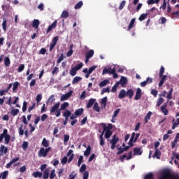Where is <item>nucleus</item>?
I'll return each instance as SVG.
<instances>
[{"label": "nucleus", "mask_w": 179, "mask_h": 179, "mask_svg": "<svg viewBox=\"0 0 179 179\" xmlns=\"http://www.w3.org/2000/svg\"><path fill=\"white\" fill-rule=\"evenodd\" d=\"M159 179H179V176L172 175L170 170L166 169L162 171Z\"/></svg>", "instance_id": "nucleus-1"}, {"label": "nucleus", "mask_w": 179, "mask_h": 179, "mask_svg": "<svg viewBox=\"0 0 179 179\" xmlns=\"http://www.w3.org/2000/svg\"><path fill=\"white\" fill-rule=\"evenodd\" d=\"M103 131L102 132L103 135H104L105 133V138L106 139H108L111 135H113V131L111 130L113 129V124H108L107 126H106V124L102 123L101 124Z\"/></svg>", "instance_id": "nucleus-2"}, {"label": "nucleus", "mask_w": 179, "mask_h": 179, "mask_svg": "<svg viewBox=\"0 0 179 179\" xmlns=\"http://www.w3.org/2000/svg\"><path fill=\"white\" fill-rule=\"evenodd\" d=\"M50 150H51V147H48V148H44V147L41 148L38 152V157H47V155H48Z\"/></svg>", "instance_id": "nucleus-3"}, {"label": "nucleus", "mask_w": 179, "mask_h": 179, "mask_svg": "<svg viewBox=\"0 0 179 179\" xmlns=\"http://www.w3.org/2000/svg\"><path fill=\"white\" fill-rule=\"evenodd\" d=\"M120 139L118 138V137H117V136L114 135L113 136V138L110 141V143L111 145L110 149H112V150H114V149H115V146L117 143H118Z\"/></svg>", "instance_id": "nucleus-4"}, {"label": "nucleus", "mask_w": 179, "mask_h": 179, "mask_svg": "<svg viewBox=\"0 0 179 179\" xmlns=\"http://www.w3.org/2000/svg\"><path fill=\"white\" fill-rule=\"evenodd\" d=\"M97 68V66H93L92 67H90L89 69V70L87 69H85L83 72V73H85V78L86 79H87L90 76V74L93 72V71H94V69H96Z\"/></svg>", "instance_id": "nucleus-5"}, {"label": "nucleus", "mask_w": 179, "mask_h": 179, "mask_svg": "<svg viewBox=\"0 0 179 179\" xmlns=\"http://www.w3.org/2000/svg\"><path fill=\"white\" fill-rule=\"evenodd\" d=\"M3 136L4 138L5 145H8L10 142V135L8 134V129H4L3 131Z\"/></svg>", "instance_id": "nucleus-6"}, {"label": "nucleus", "mask_w": 179, "mask_h": 179, "mask_svg": "<svg viewBox=\"0 0 179 179\" xmlns=\"http://www.w3.org/2000/svg\"><path fill=\"white\" fill-rule=\"evenodd\" d=\"M139 134H132L130 141L129 142V145H130V146H134V142H136V140L138 139V138H139Z\"/></svg>", "instance_id": "nucleus-7"}, {"label": "nucleus", "mask_w": 179, "mask_h": 179, "mask_svg": "<svg viewBox=\"0 0 179 179\" xmlns=\"http://www.w3.org/2000/svg\"><path fill=\"white\" fill-rule=\"evenodd\" d=\"M73 94V90H70L68 93L62 94V96L60 97V101H65V100H68L71 96Z\"/></svg>", "instance_id": "nucleus-8"}, {"label": "nucleus", "mask_w": 179, "mask_h": 179, "mask_svg": "<svg viewBox=\"0 0 179 179\" xmlns=\"http://www.w3.org/2000/svg\"><path fill=\"white\" fill-rule=\"evenodd\" d=\"M115 71V68L108 67L103 69L102 75H106V73H109V75H113Z\"/></svg>", "instance_id": "nucleus-9"}, {"label": "nucleus", "mask_w": 179, "mask_h": 179, "mask_svg": "<svg viewBox=\"0 0 179 179\" xmlns=\"http://www.w3.org/2000/svg\"><path fill=\"white\" fill-rule=\"evenodd\" d=\"M143 153V150L141 147H136L134 149V156H141Z\"/></svg>", "instance_id": "nucleus-10"}, {"label": "nucleus", "mask_w": 179, "mask_h": 179, "mask_svg": "<svg viewBox=\"0 0 179 179\" xmlns=\"http://www.w3.org/2000/svg\"><path fill=\"white\" fill-rule=\"evenodd\" d=\"M57 43H58V36H55L53 38L52 41V43L50 44V51H52V50H54V47L57 45Z\"/></svg>", "instance_id": "nucleus-11"}, {"label": "nucleus", "mask_w": 179, "mask_h": 179, "mask_svg": "<svg viewBox=\"0 0 179 179\" xmlns=\"http://www.w3.org/2000/svg\"><path fill=\"white\" fill-rule=\"evenodd\" d=\"M59 104V103H57L50 108V114H54V113L58 111Z\"/></svg>", "instance_id": "nucleus-12"}, {"label": "nucleus", "mask_w": 179, "mask_h": 179, "mask_svg": "<svg viewBox=\"0 0 179 179\" xmlns=\"http://www.w3.org/2000/svg\"><path fill=\"white\" fill-rule=\"evenodd\" d=\"M141 97H142V90L141 88H137L135 100H141Z\"/></svg>", "instance_id": "nucleus-13"}, {"label": "nucleus", "mask_w": 179, "mask_h": 179, "mask_svg": "<svg viewBox=\"0 0 179 179\" xmlns=\"http://www.w3.org/2000/svg\"><path fill=\"white\" fill-rule=\"evenodd\" d=\"M152 82H153V80L150 78H148L145 81L141 83L140 85L142 87H145V86L152 83Z\"/></svg>", "instance_id": "nucleus-14"}, {"label": "nucleus", "mask_w": 179, "mask_h": 179, "mask_svg": "<svg viewBox=\"0 0 179 179\" xmlns=\"http://www.w3.org/2000/svg\"><path fill=\"white\" fill-rule=\"evenodd\" d=\"M57 23H58V21L55 20L50 26H49L47 29V33H50L52 29H55V27H57Z\"/></svg>", "instance_id": "nucleus-15"}, {"label": "nucleus", "mask_w": 179, "mask_h": 179, "mask_svg": "<svg viewBox=\"0 0 179 179\" xmlns=\"http://www.w3.org/2000/svg\"><path fill=\"white\" fill-rule=\"evenodd\" d=\"M8 153V148L5 147V145H2L0 147V156L2 155Z\"/></svg>", "instance_id": "nucleus-16"}, {"label": "nucleus", "mask_w": 179, "mask_h": 179, "mask_svg": "<svg viewBox=\"0 0 179 179\" xmlns=\"http://www.w3.org/2000/svg\"><path fill=\"white\" fill-rule=\"evenodd\" d=\"M125 96H127V91L125 90H120L118 95L119 99H124Z\"/></svg>", "instance_id": "nucleus-17"}, {"label": "nucleus", "mask_w": 179, "mask_h": 179, "mask_svg": "<svg viewBox=\"0 0 179 179\" xmlns=\"http://www.w3.org/2000/svg\"><path fill=\"white\" fill-rule=\"evenodd\" d=\"M161 111H162V113L164 114V115H167V114H169V110H167V105L166 104H164L161 107Z\"/></svg>", "instance_id": "nucleus-18"}, {"label": "nucleus", "mask_w": 179, "mask_h": 179, "mask_svg": "<svg viewBox=\"0 0 179 179\" xmlns=\"http://www.w3.org/2000/svg\"><path fill=\"white\" fill-rule=\"evenodd\" d=\"M101 106L102 108H106V106H107V96H105L101 99Z\"/></svg>", "instance_id": "nucleus-19"}, {"label": "nucleus", "mask_w": 179, "mask_h": 179, "mask_svg": "<svg viewBox=\"0 0 179 179\" xmlns=\"http://www.w3.org/2000/svg\"><path fill=\"white\" fill-rule=\"evenodd\" d=\"M41 145L43 146V148H48V146H50V142H48V141L44 138L42 141Z\"/></svg>", "instance_id": "nucleus-20"}, {"label": "nucleus", "mask_w": 179, "mask_h": 179, "mask_svg": "<svg viewBox=\"0 0 179 179\" xmlns=\"http://www.w3.org/2000/svg\"><path fill=\"white\" fill-rule=\"evenodd\" d=\"M110 83V81L108 80H104L102 82H101L99 85V87H104V86H107Z\"/></svg>", "instance_id": "nucleus-21"}, {"label": "nucleus", "mask_w": 179, "mask_h": 179, "mask_svg": "<svg viewBox=\"0 0 179 179\" xmlns=\"http://www.w3.org/2000/svg\"><path fill=\"white\" fill-rule=\"evenodd\" d=\"M38 26H40V20H34L32 27L35 29H38Z\"/></svg>", "instance_id": "nucleus-22"}, {"label": "nucleus", "mask_w": 179, "mask_h": 179, "mask_svg": "<svg viewBox=\"0 0 179 179\" xmlns=\"http://www.w3.org/2000/svg\"><path fill=\"white\" fill-rule=\"evenodd\" d=\"M82 80V78L79 76H76L73 79L72 84L76 85L78 83L80 82Z\"/></svg>", "instance_id": "nucleus-23"}, {"label": "nucleus", "mask_w": 179, "mask_h": 179, "mask_svg": "<svg viewBox=\"0 0 179 179\" xmlns=\"http://www.w3.org/2000/svg\"><path fill=\"white\" fill-rule=\"evenodd\" d=\"M94 101H96V99H90L87 105V108H90V107L94 104Z\"/></svg>", "instance_id": "nucleus-24"}, {"label": "nucleus", "mask_w": 179, "mask_h": 179, "mask_svg": "<svg viewBox=\"0 0 179 179\" xmlns=\"http://www.w3.org/2000/svg\"><path fill=\"white\" fill-rule=\"evenodd\" d=\"M9 174V172L8 171H5L4 172H2L0 175V178L2 179H6L8 177V175Z\"/></svg>", "instance_id": "nucleus-25"}, {"label": "nucleus", "mask_w": 179, "mask_h": 179, "mask_svg": "<svg viewBox=\"0 0 179 179\" xmlns=\"http://www.w3.org/2000/svg\"><path fill=\"white\" fill-rule=\"evenodd\" d=\"M127 82H128V80L127 79V78L122 77L119 83L122 85V86H124V85H127Z\"/></svg>", "instance_id": "nucleus-26"}, {"label": "nucleus", "mask_w": 179, "mask_h": 179, "mask_svg": "<svg viewBox=\"0 0 179 179\" xmlns=\"http://www.w3.org/2000/svg\"><path fill=\"white\" fill-rule=\"evenodd\" d=\"M155 150V152L153 157H156V159H160L162 152H160V150Z\"/></svg>", "instance_id": "nucleus-27"}, {"label": "nucleus", "mask_w": 179, "mask_h": 179, "mask_svg": "<svg viewBox=\"0 0 179 179\" xmlns=\"http://www.w3.org/2000/svg\"><path fill=\"white\" fill-rule=\"evenodd\" d=\"M93 55H94V50H90L86 54V57L87 58H92V57H93Z\"/></svg>", "instance_id": "nucleus-28"}, {"label": "nucleus", "mask_w": 179, "mask_h": 179, "mask_svg": "<svg viewBox=\"0 0 179 179\" xmlns=\"http://www.w3.org/2000/svg\"><path fill=\"white\" fill-rule=\"evenodd\" d=\"M32 176H34V177H35V178H37V177H38L39 178H41V177H43V173L41 172H34L32 173Z\"/></svg>", "instance_id": "nucleus-29"}, {"label": "nucleus", "mask_w": 179, "mask_h": 179, "mask_svg": "<svg viewBox=\"0 0 179 179\" xmlns=\"http://www.w3.org/2000/svg\"><path fill=\"white\" fill-rule=\"evenodd\" d=\"M126 96H129V99H132V96H134V90H129L126 92Z\"/></svg>", "instance_id": "nucleus-30"}, {"label": "nucleus", "mask_w": 179, "mask_h": 179, "mask_svg": "<svg viewBox=\"0 0 179 179\" xmlns=\"http://www.w3.org/2000/svg\"><path fill=\"white\" fill-rule=\"evenodd\" d=\"M152 112H148L147 115L145 117V123L147 124V122L150 120V117H152Z\"/></svg>", "instance_id": "nucleus-31"}, {"label": "nucleus", "mask_w": 179, "mask_h": 179, "mask_svg": "<svg viewBox=\"0 0 179 179\" xmlns=\"http://www.w3.org/2000/svg\"><path fill=\"white\" fill-rule=\"evenodd\" d=\"M119 85H120V82H117L111 89L112 93H115L117 92V87H118Z\"/></svg>", "instance_id": "nucleus-32"}, {"label": "nucleus", "mask_w": 179, "mask_h": 179, "mask_svg": "<svg viewBox=\"0 0 179 179\" xmlns=\"http://www.w3.org/2000/svg\"><path fill=\"white\" fill-rule=\"evenodd\" d=\"M75 114L76 115H77V117H80V115H82V114H83V108L78 109L77 110H76Z\"/></svg>", "instance_id": "nucleus-33"}, {"label": "nucleus", "mask_w": 179, "mask_h": 179, "mask_svg": "<svg viewBox=\"0 0 179 179\" xmlns=\"http://www.w3.org/2000/svg\"><path fill=\"white\" fill-rule=\"evenodd\" d=\"M76 72H78V70L75 67L71 68L70 70L71 76H75V75H76Z\"/></svg>", "instance_id": "nucleus-34"}, {"label": "nucleus", "mask_w": 179, "mask_h": 179, "mask_svg": "<svg viewBox=\"0 0 179 179\" xmlns=\"http://www.w3.org/2000/svg\"><path fill=\"white\" fill-rule=\"evenodd\" d=\"M69 16V13L66 10H64L61 15V17L66 19Z\"/></svg>", "instance_id": "nucleus-35"}, {"label": "nucleus", "mask_w": 179, "mask_h": 179, "mask_svg": "<svg viewBox=\"0 0 179 179\" xmlns=\"http://www.w3.org/2000/svg\"><path fill=\"white\" fill-rule=\"evenodd\" d=\"M93 110L96 111V113H100V107H99V103L96 102L94 105Z\"/></svg>", "instance_id": "nucleus-36"}, {"label": "nucleus", "mask_w": 179, "mask_h": 179, "mask_svg": "<svg viewBox=\"0 0 179 179\" xmlns=\"http://www.w3.org/2000/svg\"><path fill=\"white\" fill-rule=\"evenodd\" d=\"M161 78L162 79L159 83V87L163 86V84L164 83V80H166V78H167V76H162Z\"/></svg>", "instance_id": "nucleus-37"}, {"label": "nucleus", "mask_w": 179, "mask_h": 179, "mask_svg": "<svg viewBox=\"0 0 179 179\" xmlns=\"http://www.w3.org/2000/svg\"><path fill=\"white\" fill-rule=\"evenodd\" d=\"M90 150H92V148H90V145H89L84 152V156H89V155H90Z\"/></svg>", "instance_id": "nucleus-38"}, {"label": "nucleus", "mask_w": 179, "mask_h": 179, "mask_svg": "<svg viewBox=\"0 0 179 179\" xmlns=\"http://www.w3.org/2000/svg\"><path fill=\"white\" fill-rule=\"evenodd\" d=\"M4 64L6 66H10V59L9 57H6L4 59Z\"/></svg>", "instance_id": "nucleus-39"}, {"label": "nucleus", "mask_w": 179, "mask_h": 179, "mask_svg": "<svg viewBox=\"0 0 179 179\" xmlns=\"http://www.w3.org/2000/svg\"><path fill=\"white\" fill-rule=\"evenodd\" d=\"M19 85H20L19 83V82H15L13 83V92H16V90H17V87H19Z\"/></svg>", "instance_id": "nucleus-40"}, {"label": "nucleus", "mask_w": 179, "mask_h": 179, "mask_svg": "<svg viewBox=\"0 0 179 179\" xmlns=\"http://www.w3.org/2000/svg\"><path fill=\"white\" fill-rule=\"evenodd\" d=\"M134 24H135V18H133L128 27V30H131L132 27H134Z\"/></svg>", "instance_id": "nucleus-41"}, {"label": "nucleus", "mask_w": 179, "mask_h": 179, "mask_svg": "<svg viewBox=\"0 0 179 179\" xmlns=\"http://www.w3.org/2000/svg\"><path fill=\"white\" fill-rule=\"evenodd\" d=\"M179 125V118H178L175 122H173V124L172 126V129H176L177 127Z\"/></svg>", "instance_id": "nucleus-42"}, {"label": "nucleus", "mask_w": 179, "mask_h": 179, "mask_svg": "<svg viewBox=\"0 0 179 179\" xmlns=\"http://www.w3.org/2000/svg\"><path fill=\"white\" fill-rule=\"evenodd\" d=\"M66 107H69V103L68 102H64L60 108V110H65V108H66Z\"/></svg>", "instance_id": "nucleus-43"}, {"label": "nucleus", "mask_w": 179, "mask_h": 179, "mask_svg": "<svg viewBox=\"0 0 179 179\" xmlns=\"http://www.w3.org/2000/svg\"><path fill=\"white\" fill-rule=\"evenodd\" d=\"M17 114H19V109L11 110V115H13V117H15V115H17Z\"/></svg>", "instance_id": "nucleus-44"}, {"label": "nucleus", "mask_w": 179, "mask_h": 179, "mask_svg": "<svg viewBox=\"0 0 179 179\" xmlns=\"http://www.w3.org/2000/svg\"><path fill=\"white\" fill-rule=\"evenodd\" d=\"M145 17H148V13H145V14H142L138 20H140V22H142L143 20H145Z\"/></svg>", "instance_id": "nucleus-45"}, {"label": "nucleus", "mask_w": 179, "mask_h": 179, "mask_svg": "<svg viewBox=\"0 0 179 179\" xmlns=\"http://www.w3.org/2000/svg\"><path fill=\"white\" fill-rule=\"evenodd\" d=\"M99 139H100V145L103 146L104 145V138H103V133L99 136Z\"/></svg>", "instance_id": "nucleus-46"}, {"label": "nucleus", "mask_w": 179, "mask_h": 179, "mask_svg": "<svg viewBox=\"0 0 179 179\" xmlns=\"http://www.w3.org/2000/svg\"><path fill=\"white\" fill-rule=\"evenodd\" d=\"M83 6V2L80 1L75 6V9H80Z\"/></svg>", "instance_id": "nucleus-47"}, {"label": "nucleus", "mask_w": 179, "mask_h": 179, "mask_svg": "<svg viewBox=\"0 0 179 179\" xmlns=\"http://www.w3.org/2000/svg\"><path fill=\"white\" fill-rule=\"evenodd\" d=\"M24 70V64H20V66L17 69V72L19 73L23 72Z\"/></svg>", "instance_id": "nucleus-48"}, {"label": "nucleus", "mask_w": 179, "mask_h": 179, "mask_svg": "<svg viewBox=\"0 0 179 179\" xmlns=\"http://www.w3.org/2000/svg\"><path fill=\"white\" fill-rule=\"evenodd\" d=\"M24 131L23 130V124L20 125V127L19 128V134L20 135H24Z\"/></svg>", "instance_id": "nucleus-49"}, {"label": "nucleus", "mask_w": 179, "mask_h": 179, "mask_svg": "<svg viewBox=\"0 0 179 179\" xmlns=\"http://www.w3.org/2000/svg\"><path fill=\"white\" fill-rule=\"evenodd\" d=\"M2 27H3V30L4 31H6V19H3V20Z\"/></svg>", "instance_id": "nucleus-50"}, {"label": "nucleus", "mask_w": 179, "mask_h": 179, "mask_svg": "<svg viewBox=\"0 0 179 179\" xmlns=\"http://www.w3.org/2000/svg\"><path fill=\"white\" fill-rule=\"evenodd\" d=\"M74 68L77 71H79V69H82V68H83V63H80L79 64L76 65Z\"/></svg>", "instance_id": "nucleus-51"}, {"label": "nucleus", "mask_w": 179, "mask_h": 179, "mask_svg": "<svg viewBox=\"0 0 179 179\" xmlns=\"http://www.w3.org/2000/svg\"><path fill=\"white\" fill-rule=\"evenodd\" d=\"M86 99V91H83L81 95L80 96V100H85Z\"/></svg>", "instance_id": "nucleus-52"}, {"label": "nucleus", "mask_w": 179, "mask_h": 179, "mask_svg": "<svg viewBox=\"0 0 179 179\" xmlns=\"http://www.w3.org/2000/svg\"><path fill=\"white\" fill-rule=\"evenodd\" d=\"M88 178H89V171H85L83 173V179H88Z\"/></svg>", "instance_id": "nucleus-53"}, {"label": "nucleus", "mask_w": 179, "mask_h": 179, "mask_svg": "<svg viewBox=\"0 0 179 179\" xmlns=\"http://www.w3.org/2000/svg\"><path fill=\"white\" fill-rule=\"evenodd\" d=\"M69 141V135L64 134V143H66Z\"/></svg>", "instance_id": "nucleus-54"}, {"label": "nucleus", "mask_w": 179, "mask_h": 179, "mask_svg": "<svg viewBox=\"0 0 179 179\" xmlns=\"http://www.w3.org/2000/svg\"><path fill=\"white\" fill-rule=\"evenodd\" d=\"M86 171V164H83L80 169V173H85Z\"/></svg>", "instance_id": "nucleus-55"}, {"label": "nucleus", "mask_w": 179, "mask_h": 179, "mask_svg": "<svg viewBox=\"0 0 179 179\" xmlns=\"http://www.w3.org/2000/svg\"><path fill=\"white\" fill-rule=\"evenodd\" d=\"M104 93H110V88H103L101 92V94H103Z\"/></svg>", "instance_id": "nucleus-56"}, {"label": "nucleus", "mask_w": 179, "mask_h": 179, "mask_svg": "<svg viewBox=\"0 0 179 179\" xmlns=\"http://www.w3.org/2000/svg\"><path fill=\"white\" fill-rule=\"evenodd\" d=\"M164 101V99H163V98L160 97L159 98L158 101H157V106H161V104H163V102Z\"/></svg>", "instance_id": "nucleus-57"}, {"label": "nucleus", "mask_w": 179, "mask_h": 179, "mask_svg": "<svg viewBox=\"0 0 179 179\" xmlns=\"http://www.w3.org/2000/svg\"><path fill=\"white\" fill-rule=\"evenodd\" d=\"M83 162V156H80L78 159V167H80V164H82V162Z\"/></svg>", "instance_id": "nucleus-58"}, {"label": "nucleus", "mask_w": 179, "mask_h": 179, "mask_svg": "<svg viewBox=\"0 0 179 179\" xmlns=\"http://www.w3.org/2000/svg\"><path fill=\"white\" fill-rule=\"evenodd\" d=\"M41 99H43L41 94H38L36 99L37 103H40L41 101Z\"/></svg>", "instance_id": "nucleus-59"}, {"label": "nucleus", "mask_w": 179, "mask_h": 179, "mask_svg": "<svg viewBox=\"0 0 179 179\" xmlns=\"http://www.w3.org/2000/svg\"><path fill=\"white\" fill-rule=\"evenodd\" d=\"M152 177H153V174L152 173H150L145 175L144 179H152Z\"/></svg>", "instance_id": "nucleus-60"}, {"label": "nucleus", "mask_w": 179, "mask_h": 179, "mask_svg": "<svg viewBox=\"0 0 179 179\" xmlns=\"http://www.w3.org/2000/svg\"><path fill=\"white\" fill-rule=\"evenodd\" d=\"M50 179H54L55 178V170H52L50 173Z\"/></svg>", "instance_id": "nucleus-61"}, {"label": "nucleus", "mask_w": 179, "mask_h": 179, "mask_svg": "<svg viewBox=\"0 0 179 179\" xmlns=\"http://www.w3.org/2000/svg\"><path fill=\"white\" fill-rule=\"evenodd\" d=\"M76 177V173H75V172H72L69 176V179H75Z\"/></svg>", "instance_id": "nucleus-62"}, {"label": "nucleus", "mask_w": 179, "mask_h": 179, "mask_svg": "<svg viewBox=\"0 0 179 179\" xmlns=\"http://www.w3.org/2000/svg\"><path fill=\"white\" fill-rule=\"evenodd\" d=\"M118 114H120V108L114 111V113L112 117H113V118H115V117H117Z\"/></svg>", "instance_id": "nucleus-63"}, {"label": "nucleus", "mask_w": 179, "mask_h": 179, "mask_svg": "<svg viewBox=\"0 0 179 179\" xmlns=\"http://www.w3.org/2000/svg\"><path fill=\"white\" fill-rule=\"evenodd\" d=\"M71 113L70 112V110H67L64 113V117H71Z\"/></svg>", "instance_id": "nucleus-64"}]
</instances>
